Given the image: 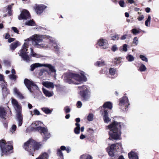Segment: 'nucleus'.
I'll list each match as a JSON object with an SVG mask.
<instances>
[{
	"label": "nucleus",
	"mask_w": 159,
	"mask_h": 159,
	"mask_svg": "<svg viewBox=\"0 0 159 159\" xmlns=\"http://www.w3.org/2000/svg\"><path fill=\"white\" fill-rule=\"evenodd\" d=\"M51 39L52 37L49 36L35 34L25 41L29 42L31 40L32 45L36 47L39 48L46 49L50 47V46L46 43L42 42L45 39L51 40Z\"/></svg>",
	"instance_id": "obj_1"
},
{
	"label": "nucleus",
	"mask_w": 159,
	"mask_h": 159,
	"mask_svg": "<svg viewBox=\"0 0 159 159\" xmlns=\"http://www.w3.org/2000/svg\"><path fill=\"white\" fill-rule=\"evenodd\" d=\"M107 129L110 130L108 133L110 137L108 140L120 139L121 129L120 123L114 121L107 126Z\"/></svg>",
	"instance_id": "obj_2"
},
{
	"label": "nucleus",
	"mask_w": 159,
	"mask_h": 159,
	"mask_svg": "<svg viewBox=\"0 0 159 159\" xmlns=\"http://www.w3.org/2000/svg\"><path fill=\"white\" fill-rule=\"evenodd\" d=\"M68 76L70 84L73 83L75 84H79L87 81V78L85 75L84 72L80 73L69 72L65 74Z\"/></svg>",
	"instance_id": "obj_3"
},
{
	"label": "nucleus",
	"mask_w": 159,
	"mask_h": 159,
	"mask_svg": "<svg viewBox=\"0 0 159 159\" xmlns=\"http://www.w3.org/2000/svg\"><path fill=\"white\" fill-rule=\"evenodd\" d=\"M78 93L80 96L83 101L89 100L91 96V92L90 89L85 85L78 87Z\"/></svg>",
	"instance_id": "obj_4"
},
{
	"label": "nucleus",
	"mask_w": 159,
	"mask_h": 159,
	"mask_svg": "<svg viewBox=\"0 0 159 159\" xmlns=\"http://www.w3.org/2000/svg\"><path fill=\"white\" fill-rule=\"evenodd\" d=\"M42 124V123L41 121H36L34 123H32V127L40 132L43 136L44 140L46 141L50 138V133L48 132V129L47 128L38 126L41 125Z\"/></svg>",
	"instance_id": "obj_5"
},
{
	"label": "nucleus",
	"mask_w": 159,
	"mask_h": 159,
	"mask_svg": "<svg viewBox=\"0 0 159 159\" xmlns=\"http://www.w3.org/2000/svg\"><path fill=\"white\" fill-rule=\"evenodd\" d=\"M24 148L26 151L30 152L33 156V152L35 150L39 149L38 144L34 140L30 139L24 144Z\"/></svg>",
	"instance_id": "obj_6"
},
{
	"label": "nucleus",
	"mask_w": 159,
	"mask_h": 159,
	"mask_svg": "<svg viewBox=\"0 0 159 159\" xmlns=\"http://www.w3.org/2000/svg\"><path fill=\"white\" fill-rule=\"evenodd\" d=\"M0 148L2 156L7 155L12 152V146L9 145L8 143H6L4 140L0 141Z\"/></svg>",
	"instance_id": "obj_7"
},
{
	"label": "nucleus",
	"mask_w": 159,
	"mask_h": 159,
	"mask_svg": "<svg viewBox=\"0 0 159 159\" xmlns=\"http://www.w3.org/2000/svg\"><path fill=\"white\" fill-rule=\"evenodd\" d=\"M29 42L25 41L24 44L22 46V47L20 50L19 55L23 58V60L27 62H28L30 61V57L27 54L28 53L27 51V46L29 44Z\"/></svg>",
	"instance_id": "obj_8"
},
{
	"label": "nucleus",
	"mask_w": 159,
	"mask_h": 159,
	"mask_svg": "<svg viewBox=\"0 0 159 159\" xmlns=\"http://www.w3.org/2000/svg\"><path fill=\"white\" fill-rule=\"evenodd\" d=\"M44 66L48 68L52 72H55L56 70L54 67L50 64H41L39 63H35L32 64L30 66V70L33 71L36 68Z\"/></svg>",
	"instance_id": "obj_9"
},
{
	"label": "nucleus",
	"mask_w": 159,
	"mask_h": 159,
	"mask_svg": "<svg viewBox=\"0 0 159 159\" xmlns=\"http://www.w3.org/2000/svg\"><path fill=\"white\" fill-rule=\"evenodd\" d=\"M122 144L120 143L113 144L109 148H107V151L109 155L111 156H113L114 153L119 148H121Z\"/></svg>",
	"instance_id": "obj_10"
},
{
	"label": "nucleus",
	"mask_w": 159,
	"mask_h": 159,
	"mask_svg": "<svg viewBox=\"0 0 159 159\" xmlns=\"http://www.w3.org/2000/svg\"><path fill=\"white\" fill-rule=\"evenodd\" d=\"M24 84L30 91L32 93L34 90L38 89L37 86L32 81L25 79L24 81Z\"/></svg>",
	"instance_id": "obj_11"
},
{
	"label": "nucleus",
	"mask_w": 159,
	"mask_h": 159,
	"mask_svg": "<svg viewBox=\"0 0 159 159\" xmlns=\"http://www.w3.org/2000/svg\"><path fill=\"white\" fill-rule=\"evenodd\" d=\"M120 108L124 110L126 109L129 105L128 98L124 96L120 100L119 104Z\"/></svg>",
	"instance_id": "obj_12"
},
{
	"label": "nucleus",
	"mask_w": 159,
	"mask_h": 159,
	"mask_svg": "<svg viewBox=\"0 0 159 159\" xmlns=\"http://www.w3.org/2000/svg\"><path fill=\"white\" fill-rule=\"evenodd\" d=\"M97 44L103 49H105L108 47V41L105 39H99L97 42Z\"/></svg>",
	"instance_id": "obj_13"
},
{
	"label": "nucleus",
	"mask_w": 159,
	"mask_h": 159,
	"mask_svg": "<svg viewBox=\"0 0 159 159\" xmlns=\"http://www.w3.org/2000/svg\"><path fill=\"white\" fill-rule=\"evenodd\" d=\"M47 7L43 5H35L34 8L37 13L38 15L41 14L43 11Z\"/></svg>",
	"instance_id": "obj_14"
},
{
	"label": "nucleus",
	"mask_w": 159,
	"mask_h": 159,
	"mask_svg": "<svg viewBox=\"0 0 159 159\" xmlns=\"http://www.w3.org/2000/svg\"><path fill=\"white\" fill-rule=\"evenodd\" d=\"M30 17V14L28 11L26 10L23 11L20 16H18V19L20 20L22 19L26 20Z\"/></svg>",
	"instance_id": "obj_15"
},
{
	"label": "nucleus",
	"mask_w": 159,
	"mask_h": 159,
	"mask_svg": "<svg viewBox=\"0 0 159 159\" xmlns=\"http://www.w3.org/2000/svg\"><path fill=\"white\" fill-rule=\"evenodd\" d=\"M11 103L16 112L21 111V107L20 104L15 99L11 98Z\"/></svg>",
	"instance_id": "obj_16"
},
{
	"label": "nucleus",
	"mask_w": 159,
	"mask_h": 159,
	"mask_svg": "<svg viewBox=\"0 0 159 159\" xmlns=\"http://www.w3.org/2000/svg\"><path fill=\"white\" fill-rule=\"evenodd\" d=\"M50 42L49 44L48 45L50 46V47L48 48H52L51 45H52L53 47V48L56 51H59L60 49V47L59 45L57 44L56 42L55 41V39L52 37L51 39V40H49Z\"/></svg>",
	"instance_id": "obj_17"
},
{
	"label": "nucleus",
	"mask_w": 159,
	"mask_h": 159,
	"mask_svg": "<svg viewBox=\"0 0 159 159\" xmlns=\"http://www.w3.org/2000/svg\"><path fill=\"white\" fill-rule=\"evenodd\" d=\"M16 120L18 122V126H20L23 122V115L21 113V111L16 112Z\"/></svg>",
	"instance_id": "obj_18"
},
{
	"label": "nucleus",
	"mask_w": 159,
	"mask_h": 159,
	"mask_svg": "<svg viewBox=\"0 0 159 159\" xmlns=\"http://www.w3.org/2000/svg\"><path fill=\"white\" fill-rule=\"evenodd\" d=\"M7 111L6 109L3 107H0V117L5 119L6 116Z\"/></svg>",
	"instance_id": "obj_19"
},
{
	"label": "nucleus",
	"mask_w": 159,
	"mask_h": 159,
	"mask_svg": "<svg viewBox=\"0 0 159 159\" xmlns=\"http://www.w3.org/2000/svg\"><path fill=\"white\" fill-rule=\"evenodd\" d=\"M43 85L45 87L48 89H53L54 85L53 83L49 81L43 82L42 83Z\"/></svg>",
	"instance_id": "obj_20"
},
{
	"label": "nucleus",
	"mask_w": 159,
	"mask_h": 159,
	"mask_svg": "<svg viewBox=\"0 0 159 159\" xmlns=\"http://www.w3.org/2000/svg\"><path fill=\"white\" fill-rule=\"evenodd\" d=\"M103 120L105 123H108L111 121V119L108 116V112L107 110H104L103 113Z\"/></svg>",
	"instance_id": "obj_21"
},
{
	"label": "nucleus",
	"mask_w": 159,
	"mask_h": 159,
	"mask_svg": "<svg viewBox=\"0 0 159 159\" xmlns=\"http://www.w3.org/2000/svg\"><path fill=\"white\" fill-rule=\"evenodd\" d=\"M4 84L3 85H2V93L3 96H6L9 93V91L7 88L6 83L4 81Z\"/></svg>",
	"instance_id": "obj_22"
},
{
	"label": "nucleus",
	"mask_w": 159,
	"mask_h": 159,
	"mask_svg": "<svg viewBox=\"0 0 159 159\" xmlns=\"http://www.w3.org/2000/svg\"><path fill=\"white\" fill-rule=\"evenodd\" d=\"M42 91L45 95L48 97H51L54 94L52 91H49L44 88H42Z\"/></svg>",
	"instance_id": "obj_23"
},
{
	"label": "nucleus",
	"mask_w": 159,
	"mask_h": 159,
	"mask_svg": "<svg viewBox=\"0 0 159 159\" xmlns=\"http://www.w3.org/2000/svg\"><path fill=\"white\" fill-rule=\"evenodd\" d=\"M128 156L129 159H138L137 154L133 151H131L128 153Z\"/></svg>",
	"instance_id": "obj_24"
},
{
	"label": "nucleus",
	"mask_w": 159,
	"mask_h": 159,
	"mask_svg": "<svg viewBox=\"0 0 159 159\" xmlns=\"http://www.w3.org/2000/svg\"><path fill=\"white\" fill-rule=\"evenodd\" d=\"M13 91L15 94L19 98L22 99L24 98L23 96L19 92L18 90L16 88L14 89Z\"/></svg>",
	"instance_id": "obj_25"
},
{
	"label": "nucleus",
	"mask_w": 159,
	"mask_h": 159,
	"mask_svg": "<svg viewBox=\"0 0 159 159\" xmlns=\"http://www.w3.org/2000/svg\"><path fill=\"white\" fill-rule=\"evenodd\" d=\"M30 55L31 56L33 57L37 58H40L42 57V56L39 54L36 53L34 52L33 49L32 48H30Z\"/></svg>",
	"instance_id": "obj_26"
},
{
	"label": "nucleus",
	"mask_w": 159,
	"mask_h": 159,
	"mask_svg": "<svg viewBox=\"0 0 159 159\" xmlns=\"http://www.w3.org/2000/svg\"><path fill=\"white\" fill-rule=\"evenodd\" d=\"M75 125L76 127L74 129V132L75 134H78L80 133V125L78 123H76Z\"/></svg>",
	"instance_id": "obj_27"
},
{
	"label": "nucleus",
	"mask_w": 159,
	"mask_h": 159,
	"mask_svg": "<svg viewBox=\"0 0 159 159\" xmlns=\"http://www.w3.org/2000/svg\"><path fill=\"white\" fill-rule=\"evenodd\" d=\"M19 43L18 41L10 45V48L11 50H14L18 46Z\"/></svg>",
	"instance_id": "obj_28"
},
{
	"label": "nucleus",
	"mask_w": 159,
	"mask_h": 159,
	"mask_svg": "<svg viewBox=\"0 0 159 159\" xmlns=\"http://www.w3.org/2000/svg\"><path fill=\"white\" fill-rule=\"evenodd\" d=\"M103 107L105 108H107L109 109H111L112 107L111 103L110 102H107L105 103L103 105Z\"/></svg>",
	"instance_id": "obj_29"
},
{
	"label": "nucleus",
	"mask_w": 159,
	"mask_h": 159,
	"mask_svg": "<svg viewBox=\"0 0 159 159\" xmlns=\"http://www.w3.org/2000/svg\"><path fill=\"white\" fill-rule=\"evenodd\" d=\"M80 159H93V157L90 155L83 154L81 156Z\"/></svg>",
	"instance_id": "obj_30"
},
{
	"label": "nucleus",
	"mask_w": 159,
	"mask_h": 159,
	"mask_svg": "<svg viewBox=\"0 0 159 159\" xmlns=\"http://www.w3.org/2000/svg\"><path fill=\"white\" fill-rule=\"evenodd\" d=\"M13 5V4H12L11 5H8L7 8V10L8 11V13L10 16L12 14L11 9Z\"/></svg>",
	"instance_id": "obj_31"
},
{
	"label": "nucleus",
	"mask_w": 159,
	"mask_h": 159,
	"mask_svg": "<svg viewBox=\"0 0 159 159\" xmlns=\"http://www.w3.org/2000/svg\"><path fill=\"white\" fill-rule=\"evenodd\" d=\"M42 110L46 114H51L52 110H50L49 108L46 107L42 108Z\"/></svg>",
	"instance_id": "obj_32"
},
{
	"label": "nucleus",
	"mask_w": 159,
	"mask_h": 159,
	"mask_svg": "<svg viewBox=\"0 0 159 159\" xmlns=\"http://www.w3.org/2000/svg\"><path fill=\"white\" fill-rule=\"evenodd\" d=\"M151 20V17L150 15H149L147 19L145 22V25L146 26L149 27L150 26Z\"/></svg>",
	"instance_id": "obj_33"
},
{
	"label": "nucleus",
	"mask_w": 159,
	"mask_h": 159,
	"mask_svg": "<svg viewBox=\"0 0 159 159\" xmlns=\"http://www.w3.org/2000/svg\"><path fill=\"white\" fill-rule=\"evenodd\" d=\"M147 70V68L143 64H141L139 67V70L141 72L145 71Z\"/></svg>",
	"instance_id": "obj_34"
},
{
	"label": "nucleus",
	"mask_w": 159,
	"mask_h": 159,
	"mask_svg": "<svg viewBox=\"0 0 159 159\" xmlns=\"http://www.w3.org/2000/svg\"><path fill=\"white\" fill-rule=\"evenodd\" d=\"M25 25H27L34 26L35 23L33 20H30L25 22Z\"/></svg>",
	"instance_id": "obj_35"
},
{
	"label": "nucleus",
	"mask_w": 159,
	"mask_h": 159,
	"mask_svg": "<svg viewBox=\"0 0 159 159\" xmlns=\"http://www.w3.org/2000/svg\"><path fill=\"white\" fill-rule=\"evenodd\" d=\"M127 60L129 61H134V58L131 55H128L126 57Z\"/></svg>",
	"instance_id": "obj_36"
},
{
	"label": "nucleus",
	"mask_w": 159,
	"mask_h": 159,
	"mask_svg": "<svg viewBox=\"0 0 159 159\" xmlns=\"http://www.w3.org/2000/svg\"><path fill=\"white\" fill-rule=\"evenodd\" d=\"M128 45L126 44H124L123 47L120 48V51H123L125 52H126L127 51Z\"/></svg>",
	"instance_id": "obj_37"
},
{
	"label": "nucleus",
	"mask_w": 159,
	"mask_h": 159,
	"mask_svg": "<svg viewBox=\"0 0 159 159\" xmlns=\"http://www.w3.org/2000/svg\"><path fill=\"white\" fill-rule=\"evenodd\" d=\"M57 154L60 158L63 159V154L60 149H58L57 150Z\"/></svg>",
	"instance_id": "obj_38"
},
{
	"label": "nucleus",
	"mask_w": 159,
	"mask_h": 159,
	"mask_svg": "<svg viewBox=\"0 0 159 159\" xmlns=\"http://www.w3.org/2000/svg\"><path fill=\"white\" fill-rule=\"evenodd\" d=\"M121 58L120 57L115 58L114 60V62L116 65H118L120 63Z\"/></svg>",
	"instance_id": "obj_39"
},
{
	"label": "nucleus",
	"mask_w": 159,
	"mask_h": 159,
	"mask_svg": "<svg viewBox=\"0 0 159 159\" xmlns=\"http://www.w3.org/2000/svg\"><path fill=\"white\" fill-rule=\"evenodd\" d=\"M109 73L111 75H114L116 73V70L114 68H110L109 70Z\"/></svg>",
	"instance_id": "obj_40"
},
{
	"label": "nucleus",
	"mask_w": 159,
	"mask_h": 159,
	"mask_svg": "<svg viewBox=\"0 0 159 159\" xmlns=\"http://www.w3.org/2000/svg\"><path fill=\"white\" fill-rule=\"evenodd\" d=\"M104 64V62L103 61H97L95 63V65L96 66H101Z\"/></svg>",
	"instance_id": "obj_41"
},
{
	"label": "nucleus",
	"mask_w": 159,
	"mask_h": 159,
	"mask_svg": "<svg viewBox=\"0 0 159 159\" xmlns=\"http://www.w3.org/2000/svg\"><path fill=\"white\" fill-rule=\"evenodd\" d=\"M40 156H41V158L42 159H48V155L45 152L43 153L42 155H40Z\"/></svg>",
	"instance_id": "obj_42"
},
{
	"label": "nucleus",
	"mask_w": 159,
	"mask_h": 159,
	"mask_svg": "<svg viewBox=\"0 0 159 159\" xmlns=\"http://www.w3.org/2000/svg\"><path fill=\"white\" fill-rule=\"evenodd\" d=\"M140 58L143 61L147 62L148 61V59L144 56L143 55H140L139 56Z\"/></svg>",
	"instance_id": "obj_43"
},
{
	"label": "nucleus",
	"mask_w": 159,
	"mask_h": 159,
	"mask_svg": "<svg viewBox=\"0 0 159 159\" xmlns=\"http://www.w3.org/2000/svg\"><path fill=\"white\" fill-rule=\"evenodd\" d=\"M9 78L11 80L15 81L17 78V76L15 75H9Z\"/></svg>",
	"instance_id": "obj_44"
},
{
	"label": "nucleus",
	"mask_w": 159,
	"mask_h": 159,
	"mask_svg": "<svg viewBox=\"0 0 159 159\" xmlns=\"http://www.w3.org/2000/svg\"><path fill=\"white\" fill-rule=\"evenodd\" d=\"M93 115L92 114H89L88 116L87 119L88 121H91L93 120Z\"/></svg>",
	"instance_id": "obj_45"
},
{
	"label": "nucleus",
	"mask_w": 159,
	"mask_h": 159,
	"mask_svg": "<svg viewBox=\"0 0 159 159\" xmlns=\"http://www.w3.org/2000/svg\"><path fill=\"white\" fill-rule=\"evenodd\" d=\"M16 129V126L15 125H12L11 129L10 130V131L12 133H13L15 131Z\"/></svg>",
	"instance_id": "obj_46"
},
{
	"label": "nucleus",
	"mask_w": 159,
	"mask_h": 159,
	"mask_svg": "<svg viewBox=\"0 0 159 159\" xmlns=\"http://www.w3.org/2000/svg\"><path fill=\"white\" fill-rule=\"evenodd\" d=\"M111 38L113 40H118L119 38V36L118 34H115L111 36Z\"/></svg>",
	"instance_id": "obj_47"
},
{
	"label": "nucleus",
	"mask_w": 159,
	"mask_h": 159,
	"mask_svg": "<svg viewBox=\"0 0 159 159\" xmlns=\"http://www.w3.org/2000/svg\"><path fill=\"white\" fill-rule=\"evenodd\" d=\"M120 6L122 7H124L125 6V2L123 0H120L119 2Z\"/></svg>",
	"instance_id": "obj_48"
},
{
	"label": "nucleus",
	"mask_w": 159,
	"mask_h": 159,
	"mask_svg": "<svg viewBox=\"0 0 159 159\" xmlns=\"http://www.w3.org/2000/svg\"><path fill=\"white\" fill-rule=\"evenodd\" d=\"M131 32L134 35H136L139 33V31L136 29H133L131 30Z\"/></svg>",
	"instance_id": "obj_49"
},
{
	"label": "nucleus",
	"mask_w": 159,
	"mask_h": 159,
	"mask_svg": "<svg viewBox=\"0 0 159 159\" xmlns=\"http://www.w3.org/2000/svg\"><path fill=\"white\" fill-rule=\"evenodd\" d=\"M138 39L137 37H135L133 39V43L135 45L138 44Z\"/></svg>",
	"instance_id": "obj_50"
},
{
	"label": "nucleus",
	"mask_w": 159,
	"mask_h": 159,
	"mask_svg": "<svg viewBox=\"0 0 159 159\" xmlns=\"http://www.w3.org/2000/svg\"><path fill=\"white\" fill-rule=\"evenodd\" d=\"M65 112L66 113H68L70 111V109L68 106H66L64 108Z\"/></svg>",
	"instance_id": "obj_51"
},
{
	"label": "nucleus",
	"mask_w": 159,
	"mask_h": 159,
	"mask_svg": "<svg viewBox=\"0 0 159 159\" xmlns=\"http://www.w3.org/2000/svg\"><path fill=\"white\" fill-rule=\"evenodd\" d=\"M82 104L80 101H78L77 103L76 106L78 108H80L82 106Z\"/></svg>",
	"instance_id": "obj_52"
},
{
	"label": "nucleus",
	"mask_w": 159,
	"mask_h": 159,
	"mask_svg": "<svg viewBox=\"0 0 159 159\" xmlns=\"http://www.w3.org/2000/svg\"><path fill=\"white\" fill-rule=\"evenodd\" d=\"M46 72H47L46 70L44 69H42L40 71L39 73V75L40 76H42L43 75V73H45Z\"/></svg>",
	"instance_id": "obj_53"
},
{
	"label": "nucleus",
	"mask_w": 159,
	"mask_h": 159,
	"mask_svg": "<svg viewBox=\"0 0 159 159\" xmlns=\"http://www.w3.org/2000/svg\"><path fill=\"white\" fill-rule=\"evenodd\" d=\"M12 29L15 33H18L19 31L17 28L15 27H12Z\"/></svg>",
	"instance_id": "obj_54"
},
{
	"label": "nucleus",
	"mask_w": 159,
	"mask_h": 159,
	"mask_svg": "<svg viewBox=\"0 0 159 159\" xmlns=\"http://www.w3.org/2000/svg\"><path fill=\"white\" fill-rule=\"evenodd\" d=\"M128 35L127 34H125L124 35L122 36L120 38V39L122 40H124L126 38V37Z\"/></svg>",
	"instance_id": "obj_55"
},
{
	"label": "nucleus",
	"mask_w": 159,
	"mask_h": 159,
	"mask_svg": "<svg viewBox=\"0 0 159 159\" xmlns=\"http://www.w3.org/2000/svg\"><path fill=\"white\" fill-rule=\"evenodd\" d=\"M34 114L35 115H39L40 114V112L37 110H34Z\"/></svg>",
	"instance_id": "obj_56"
},
{
	"label": "nucleus",
	"mask_w": 159,
	"mask_h": 159,
	"mask_svg": "<svg viewBox=\"0 0 159 159\" xmlns=\"http://www.w3.org/2000/svg\"><path fill=\"white\" fill-rule=\"evenodd\" d=\"M4 36L6 39H7L10 37V35L8 34L7 33L4 35Z\"/></svg>",
	"instance_id": "obj_57"
},
{
	"label": "nucleus",
	"mask_w": 159,
	"mask_h": 159,
	"mask_svg": "<svg viewBox=\"0 0 159 159\" xmlns=\"http://www.w3.org/2000/svg\"><path fill=\"white\" fill-rule=\"evenodd\" d=\"M143 19L144 16L143 15L141 16L138 18V19L139 21H141Z\"/></svg>",
	"instance_id": "obj_58"
},
{
	"label": "nucleus",
	"mask_w": 159,
	"mask_h": 159,
	"mask_svg": "<svg viewBox=\"0 0 159 159\" xmlns=\"http://www.w3.org/2000/svg\"><path fill=\"white\" fill-rule=\"evenodd\" d=\"M117 48L116 46V45H114L113 46V47H112V50L113 51L115 52L117 50Z\"/></svg>",
	"instance_id": "obj_59"
},
{
	"label": "nucleus",
	"mask_w": 159,
	"mask_h": 159,
	"mask_svg": "<svg viewBox=\"0 0 159 159\" xmlns=\"http://www.w3.org/2000/svg\"><path fill=\"white\" fill-rule=\"evenodd\" d=\"M0 81L4 82L3 76L1 74H0Z\"/></svg>",
	"instance_id": "obj_60"
},
{
	"label": "nucleus",
	"mask_w": 159,
	"mask_h": 159,
	"mask_svg": "<svg viewBox=\"0 0 159 159\" xmlns=\"http://www.w3.org/2000/svg\"><path fill=\"white\" fill-rule=\"evenodd\" d=\"M14 39L13 38H10L8 39V42L9 43H11L14 40Z\"/></svg>",
	"instance_id": "obj_61"
},
{
	"label": "nucleus",
	"mask_w": 159,
	"mask_h": 159,
	"mask_svg": "<svg viewBox=\"0 0 159 159\" xmlns=\"http://www.w3.org/2000/svg\"><path fill=\"white\" fill-rule=\"evenodd\" d=\"M85 138V136L83 134H81L80 136V139H84Z\"/></svg>",
	"instance_id": "obj_62"
},
{
	"label": "nucleus",
	"mask_w": 159,
	"mask_h": 159,
	"mask_svg": "<svg viewBox=\"0 0 159 159\" xmlns=\"http://www.w3.org/2000/svg\"><path fill=\"white\" fill-rule=\"evenodd\" d=\"M128 2L130 4L134 3V0H128Z\"/></svg>",
	"instance_id": "obj_63"
},
{
	"label": "nucleus",
	"mask_w": 159,
	"mask_h": 159,
	"mask_svg": "<svg viewBox=\"0 0 159 159\" xmlns=\"http://www.w3.org/2000/svg\"><path fill=\"white\" fill-rule=\"evenodd\" d=\"M61 150H65L66 149V147L65 146H62L61 147Z\"/></svg>",
	"instance_id": "obj_64"
}]
</instances>
